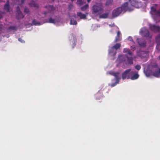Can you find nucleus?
I'll use <instances>...</instances> for the list:
<instances>
[{
  "mask_svg": "<svg viewBox=\"0 0 160 160\" xmlns=\"http://www.w3.org/2000/svg\"><path fill=\"white\" fill-rule=\"evenodd\" d=\"M104 11L103 6L101 5H94L92 7V13L97 15L102 13Z\"/></svg>",
  "mask_w": 160,
  "mask_h": 160,
  "instance_id": "obj_1",
  "label": "nucleus"
},
{
  "mask_svg": "<svg viewBox=\"0 0 160 160\" xmlns=\"http://www.w3.org/2000/svg\"><path fill=\"white\" fill-rule=\"evenodd\" d=\"M129 74V76H128V79H130L132 80H134L138 79L139 77L138 72L135 71H131Z\"/></svg>",
  "mask_w": 160,
  "mask_h": 160,
  "instance_id": "obj_2",
  "label": "nucleus"
},
{
  "mask_svg": "<svg viewBox=\"0 0 160 160\" xmlns=\"http://www.w3.org/2000/svg\"><path fill=\"white\" fill-rule=\"evenodd\" d=\"M122 11L121 8L118 7L117 8L113 11L112 12V16L114 17H118L121 13Z\"/></svg>",
  "mask_w": 160,
  "mask_h": 160,
  "instance_id": "obj_3",
  "label": "nucleus"
},
{
  "mask_svg": "<svg viewBox=\"0 0 160 160\" xmlns=\"http://www.w3.org/2000/svg\"><path fill=\"white\" fill-rule=\"evenodd\" d=\"M130 2L132 6L137 8H139L142 5L140 2H139L136 0H131Z\"/></svg>",
  "mask_w": 160,
  "mask_h": 160,
  "instance_id": "obj_4",
  "label": "nucleus"
},
{
  "mask_svg": "<svg viewBox=\"0 0 160 160\" xmlns=\"http://www.w3.org/2000/svg\"><path fill=\"white\" fill-rule=\"evenodd\" d=\"M128 2H126L123 4L121 7H119L121 8L122 9V11H124L125 12L128 11H131L133 10V9L131 8H130L128 6Z\"/></svg>",
  "mask_w": 160,
  "mask_h": 160,
  "instance_id": "obj_5",
  "label": "nucleus"
},
{
  "mask_svg": "<svg viewBox=\"0 0 160 160\" xmlns=\"http://www.w3.org/2000/svg\"><path fill=\"white\" fill-rule=\"evenodd\" d=\"M131 69H127L122 73V77L123 80H125L126 78L128 79V76H129V74L131 71Z\"/></svg>",
  "mask_w": 160,
  "mask_h": 160,
  "instance_id": "obj_6",
  "label": "nucleus"
},
{
  "mask_svg": "<svg viewBox=\"0 0 160 160\" xmlns=\"http://www.w3.org/2000/svg\"><path fill=\"white\" fill-rule=\"evenodd\" d=\"M137 41L139 45L142 47H145L146 45V42L145 40L143 39L138 38Z\"/></svg>",
  "mask_w": 160,
  "mask_h": 160,
  "instance_id": "obj_7",
  "label": "nucleus"
},
{
  "mask_svg": "<svg viewBox=\"0 0 160 160\" xmlns=\"http://www.w3.org/2000/svg\"><path fill=\"white\" fill-rule=\"evenodd\" d=\"M137 54L138 56L140 57L141 58H144L147 55V52L146 51L139 50L137 52Z\"/></svg>",
  "mask_w": 160,
  "mask_h": 160,
  "instance_id": "obj_8",
  "label": "nucleus"
},
{
  "mask_svg": "<svg viewBox=\"0 0 160 160\" xmlns=\"http://www.w3.org/2000/svg\"><path fill=\"white\" fill-rule=\"evenodd\" d=\"M24 17V16L20 10L19 6H18L17 7V14L16 16V18L18 19H21L23 18Z\"/></svg>",
  "mask_w": 160,
  "mask_h": 160,
  "instance_id": "obj_9",
  "label": "nucleus"
},
{
  "mask_svg": "<svg viewBox=\"0 0 160 160\" xmlns=\"http://www.w3.org/2000/svg\"><path fill=\"white\" fill-rule=\"evenodd\" d=\"M150 28L152 31L154 32H158L160 31V27L154 25H150Z\"/></svg>",
  "mask_w": 160,
  "mask_h": 160,
  "instance_id": "obj_10",
  "label": "nucleus"
},
{
  "mask_svg": "<svg viewBox=\"0 0 160 160\" xmlns=\"http://www.w3.org/2000/svg\"><path fill=\"white\" fill-rule=\"evenodd\" d=\"M140 32L142 35L145 37H148L149 35V31L147 29L143 28H142Z\"/></svg>",
  "mask_w": 160,
  "mask_h": 160,
  "instance_id": "obj_11",
  "label": "nucleus"
},
{
  "mask_svg": "<svg viewBox=\"0 0 160 160\" xmlns=\"http://www.w3.org/2000/svg\"><path fill=\"white\" fill-rule=\"evenodd\" d=\"M88 15V13L86 12L85 14H83L81 12H77V16L79 17L80 19H85L86 17Z\"/></svg>",
  "mask_w": 160,
  "mask_h": 160,
  "instance_id": "obj_12",
  "label": "nucleus"
},
{
  "mask_svg": "<svg viewBox=\"0 0 160 160\" xmlns=\"http://www.w3.org/2000/svg\"><path fill=\"white\" fill-rule=\"evenodd\" d=\"M121 39V34L120 31H118L117 33V36L116 37L114 42H117L120 41Z\"/></svg>",
  "mask_w": 160,
  "mask_h": 160,
  "instance_id": "obj_13",
  "label": "nucleus"
},
{
  "mask_svg": "<svg viewBox=\"0 0 160 160\" xmlns=\"http://www.w3.org/2000/svg\"><path fill=\"white\" fill-rule=\"evenodd\" d=\"M4 9L8 12L10 11L9 2L8 0H7L6 3L4 5Z\"/></svg>",
  "mask_w": 160,
  "mask_h": 160,
  "instance_id": "obj_14",
  "label": "nucleus"
},
{
  "mask_svg": "<svg viewBox=\"0 0 160 160\" xmlns=\"http://www.w3.org/2000/svg\"><path fill=\"white\" fill-rule=\"evenodd\" d=\"M48 11L49 12H51L54 11L55 9V8L52 5H48L45 7Z\"/></svg>",
  "mask_w": 160,
  "mask_h": 160,
  "instance_id": "obj_15",
  "label": "nucleus"
},
{
  "mask_svg": "<svg viewBox=\"0 0 160 160\" xmlns=\"http://www.w3.org/2000/svg\"><path fill=\"white\" fill-rule=\"evenodd\" d=\"M126 57L127 58V61L129 64L131 65L133 64V58L131 56L129 57L128 56L126 55Z\"/></svg>",
  "mask_w": 160,
  "mask_h": 160,
  "instance_id": "obj_16",
  "label": "nucleus"
},
{
  "mask_svg": "<svg viewBox=\"0 0 160 160\" xmlns=\"http://www.w3.org/2000/svg\"><path fill=\"white\" fill-rule=\"evenodd\" d=\"M153 75L157 78L160 77V68L153 72Z\"/></svg>",
  "mask_w": 160,
  "mask_h": 160,
  "instance_id": "obj_17",
  "label": "nucleus"
},
{
  "mask_svg": "<svg viewBox=\"0 0 160 160\" xmlns=\"http://www.w3.org/2000/svg\"><path fill=\"white\" fill-rule=\"evenodd\" d=\"M109 74L110 75L113 76L115 77V79L120 78V77H119L118 75H119V72H114L113 71H110L109 72Z\"/></svg>",
  "mask_w": 160,
  "mask_h": 160,
  "instance_id": "obj_18",
  "label": "nucleus"
},
{
  "mask_svg": "<svg viewBox=\"0 0 160 160\" xmlns=\"http://www.w3.org/2000/svg\"><path fill=\"white\" fill-rule=\"evenodd\" d=\"M123 52L124 53H126L127 56H128V55L130 56H132V53L129 48H124L123 50Z\"/></svg>",
  "mask_w": 160,
  "mask_h": 160,
  "instance_id": "obj_19",
  "label": "nucleus"
},
{
  "mask_svg": "<svg viewBox=\"0 0 160 160\" xmlns=\"http://www.w3.org/2000/svg\"><path fill=\"white\" fill-rule=\"evenodd\" d=\"M151 10L152 12H154L157 16H160V10L157 11L156 8L154 7L151 8Z\"/></svg>",
  "mask_w": 160,
  "mask_h": 160,
  "instance_id": "obj_20",
  "label": "nucleus"
},
{
  "mask_svg": "<svg viewBox=\"0 0 160 160\" xmlns=\"http://www.w3.org/2000/svg\"><path fill=\"white\" fill-rule=\"evenodd\" d=\"M109 14V13L108 12H107L102 14H101L100 15H99V18H107L108 17Z\"/></svg>",
  "mask_w": 160,
  "mask_h": 160,
  "instance_id": "obj_21",
  "label": "nucleus"
},
{
  "mask_svg": "<svg viewBox=\"0 0 160 160\" xmlns=\"http://www.w3.org/2000/svg\"><path fill=\"white\" fill-rule=\"evenodd\" d=\"M29 5L31 7H34L36 8H39V5L38 4L35 3L34 1H32L29 3Z\"/></svg>",
  "mask_w": 160,
  "mask_h": 160,
  "instance_id": "obj_22",
  "label": "nucleus"
},
{
  "mask_svg": "<svg viewBox=\"0 0 160 160\" xmlns=\"http://www.w3.org/2000/svg\"><path fill=\"white\" fill-rule=\"evenodd\" d=\"M156 42L157 43V47L158 46L160 45V35H158L155 38Z\"/></svg>",
  "mask_w": 160,
  "mask_h": 160,
  "instance_id": "obj_23",
  "label": "nucleus"
},
{
  "mask_svg": "<svg viewBox=\"0 0 160 160\" xmlns=\"http://www.w3.org/2000/svg\"><path fill=\"white\" fill-rule=\"evenodd\" d=\"M117 53L116 51H114V49L112 48L111 47L109 49V54H112V55L113 56H114L116 55Z\"/></svg>",
  "mask_w": 160,
  "mask_h": 160,
  "instance_id": "obj_24",
  "label": "nucleus"
},
{
  "mask_svg": "<svg viewBox=\"0 0 160 160\" xmlns=\"http://www.w3.org/2000/svg\"><path fill=\"white\" fill-rule=\"evenodd\" d=\"M120 79H121V78L115 79L116 80V82L113 83H112L111 84H109V86H111L112 87L115 86H116L117 85V84L119 83V80H120Z\"/></svg>",
  "mask_w": 160,
  "mask_h": 160,
  "instance_id": "obj_25",
  "label": "nucleus"
},
{
  "mask_svg": "<svg viewBox=\"0 0 160 160\" xmlns=\"http://www.w3.org/2000/svg\"><path fill=\"white\" fill-rule=\"evenodd\" d=\"M121 45L119 43H116L114 45L113 47H112L113 49H114L116 50V51L120 48L121 47Z\"/></svg>",
  "mask_w": 160,
  "mask_h": 160,
  "instance_id": "obj_26",
  "label": "nucleus"
},
{
  "mask_svg": "<svg viewBox=\"0 0 160 160\" xmlns=\"http://www.w3.org/2000/svg\"><path fill=\"white\" fill-rule=\"evenodd\" d=\"M18 29V27L16 26H10L8 28V30H12L13 31H16Z\"/></svg>",
  "mask_w": 160,
  "mask_h": 160,
  "instance_id": "obj_27",
  "label": "nucleus"
},
{
  "mask_svg": "<svg viewBox=\"0 0 160 160\" xmlns=\"http://www.w3.org/2000/svg\"><path fill=\"white\" fill-rule=\"evenodd\" d=\"M89 5L88 4H86L84 6L80 8V9L82 11H85L87 9H88V8Z\"/></svg>",
  "mask_w": 160,
  "mask_h": 160,
  "instance_id": "obj_28",
  "label": "nucleus"
},
{
  "mask_svg": "<svg viewBox=\"0 0 160 160\" xmlns=\"http://www.w3.org/2000/svg\"><path fill=\"white\" fill-rule=\"evenodd\" d=\"M40 22H38L37 21L36 19H34L32 21V25H40Z\"/></svg>",
  "mask_w": 160,
  "mask_h": 160,
  "instance_id": "obj_29",
  "label": "nucleus"
},
{
  "mask_svg": "<svg viewBox=\"0 0 160 160\" xmlns=\"http://www.w3.org/2000/svg\"><path fill=\"white\" fill-rule=\"evenodd\" d=\"M70 23L71 25H76L77 24V22L76 20L73 18H72L70 20Z\"/></svg>",
  "mask_w": 160,
  "mask_h": 160,
  "instance_id": "obj_30",
  "label": "nucleus"
},
{
  "mask_svg": "<svg viewBox=\"0 0 160 160\" xmlns=\"http://www.w3.org/2000/svg\"><path fill=\"white\" fill-rule=\"evenodd\" d=\"M113 2V0H108L106 2V6H108L112 5Z\"/></svg>",
  "mask_w": 160,
  "mask_h": 160,
  "instance_id": "obj_31",
  "label": "nucleus"
},
{
  "mask_svg": "<svg viewBox=\"0 0 160 160\" xmlns=\"http://www.w3.org/2000/svg\"><path fill=\"white\" fill-rule=\"evenodd\" d=\"M47 22H49L50 23H55V19H52V18H50L49 19L48 21Z\"/></svg>",
  "mask_w": 160,
  "mask_h": 160,
  "instance_id": "obj_32",
  "label": "nucleus"
},
{
  "mask_svg": "<svg viewBox=\"0 0 160 160\" xmlns=\"http://www.w3.org/2000/svg\"><path fill=\"white\" fill-rule=\"evenodd\" d=\"M77 3L80 6H81L83 5L84 4V3L82 0H77Z\"/></svg>",
  "mask_w": 160,
  "mask_h": 160,
  "instance_id": "obj_33",
  "label": "nucleus"
},
{
  "mask_svg": "<svg viewBox=\"0 0 160 160\" xmlns=\"http://www.w3.org/2000/svg\"><path fill=\"white\" fill-rule=\"evenodd\" d=\"M149 72L150 71L148 70H147L146 71H145V73L147 77H149L150 75V74Z\"/></svg>",
  "mask_w": 160,
  "mask_h": 160,
  "instance_id": "obj_34",
  "label": "nucleus"
},
{
  "mask_svg": "<svg viewBox=\"0 0 160 160\" xmlns=\"http://www.w3.org/2000/svg\"><path fill=\"white\" fill-rule=\"evenodd\" d=\"M123 58V57L122 55H120L118 58L119 59V60L121 62H123L125 61L124 60L122 59Z\"/></svg>",
  "mask_w": 160,
  "mask_h": 160,
  "instance_id": "obj_35",
  "label": "nucleus"
},
{
  "mask_svg": "<svg viewBox=\"0 0 160 160\" xmlns=\"http://www.w3.org/2000/svg\"><path fill=\"white\" fill-rule=\"evenodd\" d=\"M135 68L138 70H139L141 68V67L140 65L138 64L135 67Z\"/></svg>",
  "mask_w": 160,
  "mask_h": 160,
  "instance_id": "obj_36",
  "label": "nucleus"
},
{
  "mask_svg": "<svg viewBox=\"0 0 160 160\" xmlns=\"http://www.w3.org/2000/svg\"><path fill=\"white\" fill-rule=\"evenodd\" d=\"M24 12L27 14H29L30 12V11L27 8H25L24 9Z\"/></svg>",
  "mask_w": 160,
  "mask_h": 160,
  "instance_id": "obj_37",
  "label": "nucleus"
},
{
  "mask_svg": "<svg viewBox=\"0 0 160 160\" xmlns=\"http://www.w3.org/2000/svg\"><path fill=\"white\" fill-rule=\"evenodd\" d=\"M18 40L19 42H21L22 43H24L25 42L24 40H22L21 38H19Z\"/></svg>",
  "mask_w": 160,
  "mask_h": 160,
  "instance_id": "obj_38",
  "label": "nucleus"
},
{
  "mask_svg": "<svg viewBox=\"0 0 160 160\" xmlns=\"http://www.w3.org/2000/svg\"><path fill=\"white\" fill-rule=\"evenodd\" d=\"M131 49L133 51H134L136 49V48L134 46H133L131 47Z\"/></svg>",
  "mask_w": 160,
  "mask_h": 160,
  "instance_id": "obj_39",
  "label": "nucleus"
},
{
  "mask_svg": "<svg viewBox=\"0 0 160 160\" xmlns=\"http://www.w3.org/2000/svg\"><path fill=\"white\" fill-rule=\"evenodd\" d=\"M128 40L130 41H132L134 42L133 40V39H132V37H128Z\"/></svg>",
  "mask_w": 160,
  "mask_h": 160,
  "instance_id": "obj_40",
  "label": "nucleus"
},
{
  "mask_svg": "<svg viewBox=\"0 0 160 160\" xmlns=\"http://www.w3.org/2000/svg\"><path fill=\"white\" fill-rule=\"evenodd\" d=\"M2 12H0V19L2 18Z\"/></svg>",
  "mask_w": 160,
  "mask_h": 160,
  "instance_id": "obj_41",
  "label": "nucleus"
},
{
  "mask_svg": "<svg viewBox=\"0 0 160 160\" xmlns=\"http://www.w3.org/2000/svg\"><path fill=\"white\" fill-rule=\"evenodd\" d=\"M21 1L22 3H23L24 2V0H21Z\"/></svg>",
  "mask_w": 160,
  "mask_h": 160,
  "instance_id": "obj_42",
  "label": "nucleus"
},
{
  "mask_svg": "<svg viewBox=\"0 0 160 160\" xmlns=\"http://www.w3.org/2000/svg\"><path fill=\"white\" fill-rule=\"evenodd\" d=\"M47 13V12H44V14L45 15Z\"/></svg>",
  "mask_w": 160,
  "mask_h": 160,
  "instance_id": "obj_43",
  "label": "nucleus"
},
{
  "mask_svg": "<svg viewBox=\"0 0 160 160\" xmlns=\"http://www.w3.org/2000/svg\"><path fill=\"white\" fill-rule=\"evenodd\" d=\"M91 0H87V2H88L89 3Z\"/></svg>",
  "mask_w": 160,
  "mask_h": 160,
  "instance_id": "obj_44",
  "label": "nucleus"
},
{
  "mask_svg": "<svg viewBox=\"0 0 160 160\" xmlns=\"http://www.w3.org/2000/svg\"><path fill=\"white\" fill-rule=\"evenodd\" d=\"M159 59H160V55L158 57Z\"/></svg>",
  "mask_w": 160,
  "mask_h": 160,
  "instance_id": "obj_45",
  "label": "nucleus"
},
{
  "mask_svg": "<svg viewBox=\"0 0 160 160\" xmlns=\"http://www.w3.org/2000/svg\"><path fill=\"white\" fill-rule=\"evenodd\" d=\"M73 0H71V1L72 2L73 1Z\"/></svg>",
  "mask_w": 160,
  "mask_h": 160,
  "instance_id": "obj_46",
  "label": "nucleus"
}]
</instances>
